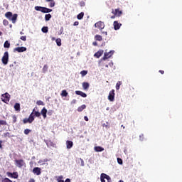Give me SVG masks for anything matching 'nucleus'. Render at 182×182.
<instances>
[{
  "mask_svg": "<svg viewBox=\"0 0 182 182\" xmlns=\"http://www.w3.org/2000/svg\"><path fill=\"white\" fill-rule=\"evenodd\" d=\"M94 150L95 151H97V152H101L105 151V148L102 146H95Z\"/></svg>",
  "mask_w": 182,
  "mask_h": 182,
  "instance_id": "19",
  "label": "nucleus"
},
{
  "mask_svg": "<svg viewBox=\"0 0 182 182\" xmlns=\"http://www.w3.org/2000/svg\"><path fill=\"white\" fill-rule=\"evenodd\" d=\"M112 14H114L115 16H121L122 13L119 9H116L115 10H112Z\"/></svg>",
  "mask_w": 182,
  "mask_h": 182,
  "instance_id": "14",
  "label": "nucleus"
},
{
  "mask_svg": "<svg viewBox=\"0 0 182 182\" xmlns=\"http://www.w3.org/2000/svg\"><path fill=\"white\" fill-rule=\"evenodd\" d=\"M92 45H93L94 46H97V42H96V41L93 42V43H92Z\"/></svg>",
  "mask_w": 182,
  "mask_h": 182,
  "instance_id": "53",
  "label": "nucleus"
},
{
  "mask_svg": "<svg viewBox=\"0 0 182 182\" xmlns=\"http://www.w3.org/2000/svg\"><path fill=\"white\" fill-rule=\"evenodd\" d=\"M33 174H36V176H41V168L39 167H35L33 169Z\"/></svg>",
  "mask_w": 182,
  "mask_h": 182,
  "instance_id": "12",
  "label": "nucleus"
},
{
  "mask_svg": "<svg viewBox=\"0 0 182 182\" xmlns=\"http://www.w3.org/2000/svg\"><path fill=\"white\" fill-rule=\"evenodd\" d=\"M121 127H123V129H125L124 126L122 125Z\"/></svg>",
  "mask_w": 182,
  "mask_h": 182,
  "instance_id": "64",
  "label": "nucleus"
},
{
  "mask_svg": "<svg viewBox=\"0 0 182 182\" xmlns=\"http://www.w3.org/2000/svg\"><path fill=\"white\" fill-rule=\"evenodd\" d=\"M3 25H4V26H8V25H9V21L6 19L3 20Z\"/></svg>",
  "mask_w": 182,
  "mask_h": 182,
  "instance_id": "35",
  "label": "nucleus"
},
{
  "mask_svg": "<svg viewBox=\"0 0 182 182\" xmlns=\"http://www.w3.org/2000/svg\"><path fill=\"white\" fill-rule=\"evenodd\" d=\"M32 132V130L29 129H24V134H29V133H31Z\"/></svg>",
  "mask_w": 182,
  "mask_h": 182,
  "instance_id": "37",
  "label": "nucleus"
},
{
  "mask_svg": "<svg viewBox=\"0 0 182 182\" xmlns=\"http://www.w3.org/2000/svg\"><path fill=\"white\" fill-rule=\"evenodd\" d=\"M113 26L114 31H119V29H120V27L122 26V23H119V21H115L113 23Z\"/></svg>",
  "mask_w": 182,
  "mask_h": 182,
  "instance_id": "11",
  "label": "nucleus"
},
{
  "mask_svg": "<svg viewBox=\"0 0 182 182\" xmlns=\"http://www.w3.org/2000/svg\"><path fill=\"white\" fill-rule=\"evenodd\" d=\"M42 32H43V33H48V26H44L41 28Z\"/></svg>",
  "mask_w": 182,
  "mask_h": 182,
  "instance_id": "31",
  "label": "nucleus"
},
{
  "mask_svg": "<svg viewBox=\"0 0 182 182\" xmlns=\"http://www.w3.org/2000/svg\"><path fill=\"white\" fill-rule=\"evenodd\" d=\"M53 0H46V2H53Z\"/></svg>",
  "mask_w": 182,
  "mask_h": 182,
  "instance_id": "56",
  "label": "nucleus"
},
{
  "mask_svg": "<svg viewBox=\"0 0 182 182\" xmlns=\"http://www.w3.org/2000/svg\"><path fill=\"white\" fill-rule=\"evenodd\" d=\"M105 178H106L105 173H101V176H100L101 182H106V180H105Z\"/></svg>",
  "mask_w": 182,
  "mask_h": 182,
  "instance_id": "24",
  "label": "nucleus"
},
{
  "mask_svg": "<svg viewBox=\"0 0 182 182\" xmlns=\"http://www.w3.org/2000/svg\"><path fill=\"white\" fill-rule=\"evenodd\" d=\"M105 179L107 180L108 182H110V176L105 173Z\"/></svg>",
  "mask_w": 182,
  "mask_h": 182,
  "instance_id": "43",
  "label": "nucleus"
},
{
  "mask_svg": "<svg viewBox=\"0 0 182 182\" xmlns=\"http://www.w3.org/2000/svg\"><path fill=\"white\" fill-rule=\"evenodd\" d=\"M1 182H12V181L9 178H4L1 180Z\"/></svg>",
  "mask_w": 182,
  "mask_h": 182,
  "instance_id": "36",
  "label": "nucleus"
},
{
  "mask_svg": "<svg viewBox=\"0 0 182 182\" xmlns=\"http://www.w3.org/2000/svg\"><path fill=\"white\" fill-rule=\"evenodd\" d=\"M81 162H82V166H85V164L83 162V159H81Z\"/></svg>",
  "mask_w": 182,
  "mask_h": 182,
  "instance_id": "59",
  "label": "nucleus"
},
{
  "mask_svg": "<svg viewBox=\"0 0 182 182\" xmlns=\"http://www.w3.org/2000/svg\"><path fill=\"white\" fill-rule=\"evenodd\" d=\"M50 18H52V15H50V14H46V16H45V20L46 21H50Z\"/></svg>",
  "mask_w": 182,
  "mask_h": 182,
  "instance_id": "29",
  "label": "nucleus"
},
{
  "mask_svg": "<svg viewBox=\"0 0 182 182\" xmlns=\"http://www.w3.org/2000/svg\"><path fill=\"white\" fill-rule=\"evenodd\" d=\"M118 164H123V160L120 158H117Z\"/></svg>",
  "mask_w": 182,
  "mask_h": 182,
  "instance_id": "44",
  "label": "nucleus"
},
{
  "mask_svg": "<svg viewBox=\"0 0 182 182\" xmlns=\"http://www.w3.org/2000/svg\"><path fill=\"white\" fill-rule=\"evenodd\" d=\"M36 105H38V106H45V103L43 102V101L41 100L37 101Z\"/></svg>",
  "mask_w": 182,
  "mask_h": 182,
  "instance_id": "32",
  "label": "nucleus"
},
{
  "mask_svg": "<svg viewBox=\"0 0 182 182\" xmlns=\"http://www.w3.org/2000/svg\"><path fill=\"white\" fill-rule=\"evenodd\" d=\"M28 182H35V179H33V178H30V180L28 181Z\"/></svg>",
  "mask_w": 182,
  "mask_h": 182,
  "instance_id": "55",
  "label": "nucleus"
},
{
  "mask_svg": "<svg viewBox=\"0 0 182 182\" xmlns=\"http://www.w3.org/2000/svg\"><path fill=\"white\" fill-rule=\"evenodd\" d=\"M10 99H11V95H9V93L6 92L1 95V100L2 102H4V103H6V105H8V103H9Z\"/></svg>",
  "mask_w": 182,
  "mask_h": 182,
  "instance_id": "5",
  "label": "nucleus"
},
{
  "mask_svg": "<svg viewBox=\"0 0 182 182\" xmlns=\"http://www.w3.org/2000/svg\"><path fill=\"white\" fill-rule=\"evenodd\" d=\"M73 25L74 26H77V25H79V21H75Z\"/></svg>",
  "mask_w": 182,
  "mask_h": 182,
  "instance_id": "51",
  "label": "nucleus"
},
{
  "mask_svg": "<svg viewBox=\"0 0 182 182\" xmlns=\"http://www.w3.org/2000/svg\"><path fill=\"white\" fill-rule=\"evenodd\" d=\"M14 52H18V53H21L22 52H26V47H17L14 49Z\"/></svg>",
  "mask_w": 182,
  "mask_h": 182,
  "instance_id": "10",
  "label": "nucleus"
},
{
  "mask_svg": "<svg viewBox=\"0 0 182 182\" xmlns=\"http://www.w3.org/2000/svg\"><path fill=\"white\" fill-rule=\"evenodd\" d=\"M85 1H82L80 2V6H85Z\"/></svg>",
  "mask_w": 182,
  "mask_h": 182,
  "instance_id": "49",
  "label": "nucleus"
},
{
  "mask_svg": "<svg viewBox=\"0 0 182 182\" xmlns=\"http://www.w3.org/2000/svg\"><path fill=\"white\" fill-rule=\"evenodd\" d=\"M75 94L78 96H81L82 97H87V95L82 91H75Z\"/></svg>",
  "mask_w": 182,
  "mask_h": 182,
  "instance_id": "17",
  "label": "nucleus"
},
{
  "mask_svg": "<svg viewBox=\"0 0 182 182\" xmlns=\"http://www.w3.org/2000/svg\"><path fill=\"white\" fill-rule=\"evenodd\" d=\"M89 86H90L89 82H82V89L84 90H87L89 89Z\"/></svg>",
  "mask_w": 182,
  "mask_h": 182,
  "instance_id": "18",
  "label": "nucleus"
},
{
  "mask_svg": "<svg viewBox=\"0 0 182 182\" xmlns=\"http://www.w3.org/2000/svg\"><path fill=\"white\" fill-rule=\"evenodd\" d=\"M80 73L81 76L83 77L86 76V75H87V70H82Z\"/></svg>",
  "mask_w": 182,
  "mask_h": 182,
  "instance_id": "33",
  "label": "nucleus"
},
{
  "mask_svg": "<svg viewBox=\"0 0 182 182\" xmlns=\"http://www.w3.org/2000/svg\"><path fill=\"white\" fill-rule=\"evenodd\" d=\"M5 16L9 21H11L12 23H16V19H18L16 14H13L12 12L8 11L5 14Z\"/></svg>",
  "mask_w": 182,
  "mask_h": 182,
  "instance_id": "2",
  "label": "nucleus"
},
{
  "mask_svg": "<svg viewBox=\"0 0 182 182\" xmlns=\"http://www.w3.org/2000/svg\"><path fill=\"white\" fill-rule=\"evenodd\" d=\"M14 163L18 168H22V167H25L26 166V164L25 163V161L23 159H16L14 160Z\"/></svg>",
  "mask_w": 182,
  "mask_h": 182,
  "instance_id": "4",
  "label": "nucleus"
},
{
  "mask_svg": "<svg viewBox=\"0 0 182 182\" xmlns=\"http://www.w3.org/2000/svg\"><path fill=\"white\" fill-rule=\"evenodd\" d=\"M6 176H7L8 177H10L11 178H14L13 173L6 172Z\"/></svg>",
  "mask_w": 182,
  "mask_h": 182,
  "instance_id": "40",
  "label": "nucleus"
},
{
  "mask_svg": "<svg viewBox=\"0 0 182 182\" xmlns=\"http://www.w3.org/2000/svg\"><path fill=\"white\" fill-rule=\"evenodd\" d=\"M8 123L5 120H0V127L1 126H7Z\"/></svg>",
  "mask_w": 182,
  "mask_h": 182,
  "instance_id": "28",
  "label": "nucleus"
},
{
  "mask_svg": "<svg viewBox=\"0 0 182 182\" xmlns=\"http://www.w3.org/2000/svg\"><path fill=\"white\" fill-rule=\"evenodd\" d=\"M83 16H85V13L81 12L77 16V18L79 20L83 19Z\"/></svg>",
  "mask_w": 182,
  "mask_h": 182,
  "instance_id": "23",
  "label": "nucleus"
},
{
  "mask_svg": "<svg viewBox=\"0 0 182 182\" xmlns=\"http://www.w3.org/2000/svg\"><path fill=\"white\" fill-rule=\"evenodd\" d=\"M110 124H109V122H106V124H103L102 126L103 127H106V128H109L110 127V126H109Z\"/></svg>",
  "mask_w": 182,
  "mask_h": 182,
  "instance_id": "46",
  "label": "nucleus"
},
{
  "mask_svg": "<svg viewBox=\"0 0 182 182\" xmlns=\"http://www.w3.org/2000/svg\"><path fill=\"white\" fill-rule=\"evenodd\" d=\"M63 176H60L58 177L57 181L58 182H65V181H63Z\"/></svg>",
  "mask_w": 182,
  "mask_h": 182,
  "instance_id": "34",
  "label": "nucleus"
},
{
  "mask_svg": "<svg viewBox=\"0 0 182 182\" xmlns=\"http://www.w3.org/2000/svg\"><path fill=\"white\" fill-rule=\"evenodd\" d=\"M116 18V15L111 16V19H114Z\"/></svg>",
  "mask_w": 182,
  "mask_h": 182,
  "instance_id": "58",
  "label": "nucleus"
},
{
  "mask_svg": "<svg viewBox=\"0 0 182 182\" xmlns=\"http://www.w3.org/2000/svg\"><path fill=\"white\" fill-rule=\"evenodd\" d=\"M86 109V105H82L77 108V112H83Z\"/></svg>",
  "mask_w": 182,
  "mask_h": 182,
  "instance_id": "22",
  "label": "nucleus"
},
{
  "mask_svg": "<svg viewBox=\"0 0 182 182\" xmlns=\"http://www.w3.org/2000/svg\"><path fill=\"white\" fill-rule=\"evenodd\" d=\"M159 73H161V75H164V70H160Z\"/></svg>",
  "mask_w": 182,
  "mask_h": 182,
  "instance_id": "54",
  "label": "nucleus"
},
{
  "mask_svg": "<svg viewBox=\"0 0 182 182\" xmlns=\"http://www.w3.org/2000/svg\"><path fill=\"white\" fill-rule=\"evenodd\" d=\"M61 96L63 97H66L68 96V92L66 91V90H63L61 92Z\"/></svg>",
  "mask_w": 182,
  "mask_h": 182,
  "instance_id": "25",
  "label": "nucleus"
},
{
  "mask_svg": "<svg viewBox=\"0 0 182 182\" xmlns=\"http://www.w3.org/2000/svg\"><path fill=\"white\" fill-rule=\"evenodd\" d=\"M4 48H11V43H9V41H5L4 44Z\"/></svg>",
  "mask_w": 182,
  "mask_h": 182,
  "instance_id": "26",
  "label": "nucleus"
},
{
  "mask_svg": "<svg viewBox=\"0 0 182 182\" xmlns=\"http://www.w3.org/2000/svg\"><path fill=\"white\" fill-rule=\"evenodd\" d=\"M139 140H140L141 141H143V140H144V134H141V135L139 136Z\"/></svg>",
  "mask_w": 182,
  "mask_h": 182,
  "instance_id": "45",
  "label": "nucleus"
},
{
  "mask_svg": "<svg viewBox=\"0 0 182 182\" xmlns=\"http://www.w3.org/2000/svg\"><path fill=\"white\" fill-rule=\"evenodd\" d=\"M84 120H85V122H89V118L87 117V116L84 117Z\"/></svg>",
  "mask_w": 182,
  "mask_h": 182,
  "instance_id": "50",
  "label": "nucleus"
},
{
  "mask_svg": "<svg viewBox=\"0 0 182 182\" xmlns=\"http://www.w3.org/2000/svg\"><path fill=\"white\" fill-rule=\"evenodd\" d=\"M4 136H9V132H6V134H4Z\"/></svg>",
  "mask_w": 182,
  "mask_h": 182,
  "instance_id": "57",
  "label": "nucleus"
},
{
  "mask_svg": "<svg viewBox=\"0 0 182 182\" xmlns=\"http://www.w3.org/2000/svg\"><path fill=\"white\" fill-rule=\"evenodd\" d=\"M95 41H98L99 42H102V41H103V38L100 35H96L95 36Z\"/></svg>",
  "mask_w": 182,
  "mask_h": 182,
  "instance_id": "21",
  "label": "nucleus"
},
{
  "mask_svg": "<svg viewBox=\"0 0 182 182\" xmlns=\"http://www.w3.org/2000/svg\"><path fill=\"white\" fill-rule=\"evenodd\" d=\"M36 11H39L40 12H42L43 14H49V12H52V9H48L46 7H42L39 6H36L35 7Z\"/></svg>",
  "mask_w": 182,
  "mask_h": 182,
  "instance_id": "3",
  "label": "nucleus"
},
{
  "mask_svg": "<svg viewBox=\"0 0 182 182\" xmlns=\"http://www.w3.org/2000/svg\"><path fill=\"white\" fill-rule=\"evenodd\" d=\"M119 182H124L123 180H119Z\"/></svg>",
  "mask_w": 182,
  "mask_h": 182,
  "instance_id": "63",
  "label": "nucleus"
},
{
  "mask_svg": "<svg viewBox=\"0 0 182 182\" xmlns=\"http://www.w3.org/2000/svg\"><path fill=\"white\" fill-rule=\"evenodd\" d=\"M55 6V1H50V8H53Z\"/></svg>",
  "mask_w": 182,
  "mask_h": 182,
  "instance_id": "48",
  "label": "nucleus"
},
{
  "mask_svg": "<svg viewBox=\"0 0 182 182\" xmlns=\"http://www.w3.org/2000/svg\"><path fill=\"white\" fill-rule=\"evenodd\" d=\"M40 113H41V114H42L43 119H46V117H47L46 114H47V113H48V109H46V107H43V108L41 109V111Z\"/></svg>",
  "mask_w": 182,
  "mask_h": 182,
  "instance_id": "13",
  "label": "nucleus"
},
{
  "mask_svg": "<svg viewBox=\"0 0 182 182\" xmlns=\"http://www.w3.org/2000/svg\"><path fill=\"white\" fill-rule=\"evenodd\" d=\"M21 41H23V42H26V36H23L20 38Z\"/></svg>",
  "mask_w": 182,
  "mask_h": 182,
  "instance_id": "47",
  "label": "nucleus"
},
{
  "mask_svg": "<svg viewBox=\"0 0 182 182\" xmlns=\"http://www.w3.org/2000/svg\"><path fill=\"white\" fill-rule=\"evenodd\" d=\"M2 143H3L2 140H0V149H1V150H2Z\"/></svg>",
  "mask_w": 182,
  "mask_h": 182,
  "instance_id": "52",
  "label": "nucleus"
},
{
  "mask_svg": "<svg viewBox=\"0 0 182 182\" xmlns=\"http://www.w3.org/2000/svg\"><path fill=\"white\" fill-rule=\"evenodd\" d=\"M14 109L16 110V112H21V104L16 102L14 105Z\"/></svg>",
  "mask_w": 182,
  "mask_h": 182,
  "instance_id": "20",
  "label": "nucleus"
},
{
  "mask_svg": "<svg viewBox=\"0 0 182 182\" xmlns=\"http://www.w3.org/2000/svg\"><path fill=\"white\" fill-rule=\"evenodd\" d=\"M9 60V53L8 51H6L1 58V62L3 65H8V62Z\"/></svg>",
  "mask_w": 182,
  "mask_h": 182,
  "instance_id": "6",
  "label": "nucleus"
},
{
  "mask_svg": "<svg viewBox=\"0 0 182 182\" xmlns=\"http://www.w3.org/2000/svg\"><path fill=\"white\" fill-rule=\"evenodd\" d=\"M18 177H19V175H18V172H14L13 178H18Z\"/></svg>",
  "mask_w": 182,
  "mask_h": 182,
  "instance_id": "39",
  "label": "nucleus"
},
{
  "mask_svg": "<svg viewBox=\"0 0 182 182\" xmlns=\"http://www.w3.org/2000/svg\"><path fill=\"white\" fill-rule=\"evenodd\" d=\"M51 39L52 41H55L56 38H55V37H53Z\"/></svg>",
  "mask_w": 182,
  "mask_h": 182,
  "instance_id": "60",
  "label": "nucleus"
},
{
  "mask_svg": "<svg viewBox=\"0 0 182 182\" xmlns=\"http://www.w3.org/2000/svg\"><path fill=\"white\" fill-rule=\"evenodd\" d=\"M102 33H105V35H107V32H102Z\"/></svg>",
  "mask_w": 182,
  "mask_h": 182,
  "instance_id": "62",
  "label": "nucleus"
},
{
  "mask_svg": "<svg viewBox=\"0 0 182 182\" xmlns=\"http://www.w3.org/2000/svg\"><path fill=\"white\" fill-rule=\"evenodd\" d=\"M114 90H112L108 95V100H109V102H114Z\"/></svg>",
  "mask_w": 182,
  "mask_h": 182,
  "instance_id": "9",
  "label": "nucleus"
},
{
  "mask_svg": "<svg viewBox=\"0 0 182 182\" xmlns=\"http://www.w3.org/2000/svg\"><path fill=\"white\" fill-rule=\"evenodd\" d=\"M110 66H113V63H109Z\"/></svg>",
  "mask_w": 182,
  "mask_h": 182,
  "instance_id": "61",
  "label": "nucleus"
},
{
  "mask_svg": "<svg viewBox=\"0 0 182 182\" xmlns=\"http://www.w3.org/2000/svg\"><path fill=\"white\" fill-rule=\"evenodd\" d=\"M43 73H46L48 72V65H45L43 68Z\"/></svg>",
  "mask_w": 182,
  "mask_h": 182,
  "instance_id": "38",
  "label": "nucleus"
},
{
  "mask_svg": "<svg viewBox=\"0 0 182 182\" xmlns=\"http://www.w3.org/2000/svg\"><path fill=\"white\" fill-rule=\"evenodd\" d=\"M95 27L97 28L98 29H100V31H102V29H105V23H103L102 21H98V22L95 23Z\"/></svg>",
  "mask_w": 182,
  "mask_h": 182,
  "instance_id": "8",
  "label": "nucleus"
},
{
  "mask_svg": "<svg viewBox=\"0 0 182 182\" xmlns=\"http://www.w3.org/2000/svg\"><path fill=\"white\" fill-rule=\"evenodd\" d=\"M12 119H13V123L15 124L16 122V120H17L16 115H13Z\"/></svg>",
  "mask_w": 182,
  "mask_h": 182,
  "instance_id": "42",
  "label": "nucleus"
},
{
  "mask_svg": "<svg viewBox=\"0 0 182 182\" xmlns=\"http://www.w3.org/2000/svg\"><path fill=\"white\" fill-rule=\"evenodd\" d=\"M37 107L34 108L33 109L32 113L29 115L28 118H24L23 119V124H26V123H32L35 120V117H41V112L39 111H36ZM34 114V116H33Z\"/></svg>",
  "mask_w": 182,
  "mask_h": 182,
  "instance_id": "1",
  "label": "nucleus"
},
{
  "mask_svg": "<svg viewBox=\"0 0 182 182\" xmlns=\"http://www.w3.org/2000/svg\"><path fill=\"white\" fill-rule=\"evenodd\" d=\"M103 50H98L97 53H95L94 56L95 58H97V59H99V58H100V56H102V55H103Z\"/></svg>",
  "mask_w": 182,
  "mask_h": 182,
  "instance_id": "15",
  "label": "nucleus"
},
{
  "mask_svg": "<svg viewBox=\"0 0 182 182\" xmlns=\"http://www.w3.org/2000/svg\"><path fill=\"white\" fill-rule=\"evenodd\" d=\"M114 53V51L111 50L109 52H105L104 53L103 58L101 59V60H106V59H109V58H112L113 56V54Z\"/></svg>",
  "mask_w": 182,
  "mask_h": 182,
  "instance_id": "7",
  "label": "nucleus"
},
{
  "mask_svg": "<svg viewBox=\"0 0 182 182\" xmlns=\"http://www.w3.org/2000/svg\"><path fill=\"white\" fill-rule=\"evenodd\" d=\"M55 42L58 46H62V40L60 38H57Z\"/></svg>",
  "mask_w": 182,
  "mask_h": 182,
  "instance_id": "27",
  "label": "nucleus"
},
{
  "mask_svg": "<svg viewBox=\"0 0 182 182\" xmlns=\"http://www.w3.org/2000/svg\"><path fill=\"white\" fill-rule=\"evenodd\" d=\"M47 146H51L53 147V146H55V144H53V142L51 141H48L47 142Z\"/></svg>",
  "mask_w": 182,
  "mask_h": 182,
  "instance_id": "41",
  "label": "nucleus"
},
{
  "mask_svg": "<svg viewBox=\"0 0 182 182\" xmlns=\"http://www.w3.org/2000/svg\"><path fill=\"white\" fill-rule=\"evenodd\" d=\"M120 86H122V81H118L116 84V90H119V89H120Z\"/></svg>",
  "mask_w": 182,
  "mask_h": 182,
  "instance_id": "30",
  "label": "nucleus"
},
{
  "mask_svg": "<svg viewBox=\"0 0 182 182\" xmlns=\"http://www.w3.org/2000/svg\"><path fill=\"white\" fill-rule=\"evenodd\" d=\"M65 144H66L67 149H72L73 147V141H69V140L66 141Z\"/></svg>",
  "mask_w": 182,
  "mask_h": 182,
  "instance_id": "16",
  "label": "nucleus"
}]
</instances>
